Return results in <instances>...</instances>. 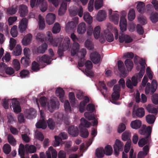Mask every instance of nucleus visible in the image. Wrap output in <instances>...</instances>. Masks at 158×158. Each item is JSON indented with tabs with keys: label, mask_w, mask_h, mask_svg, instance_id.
Returning a JSON list of instances; mask_svg holds the SVG:
<instances>
[{
	"label": "nucleus",
	"mask_w": 158,
	"mask_h": 158,
	"mask_svg": "<svg viewBox=\"0 0 158 158\" xmlns=\"http://www.w3.org/2000/svg\"><path fill=\"white\" fill-rule=\"evenodd\" d=\"M122 13H123L124 15H123L121 17L119 22L120 29L122 33H121L119 35V41L120 43H123L125 41L126 44L129 43L131 42L133 40L130 36L124 35L123 33V32L127 29V20L125 17L126 13L124 11L122 12Z\"/></svg>",
	"instance_id": "1"
},
{
	"label": "nucleus",
	"mask_w": 158,
	"mask_h": 158,
	"mask_svg": "<svg viewBox=\"0 0 158 158\" xmlns=\"http://www.w3.org/2000/svg\"><path fill=\"white\" fill-rule=\"evenodd\" d=\"M152 127L148 126L146 127L145 125H143L139 131V133L141 135L145 136L139 139L138 142V144L139 147H142L146 145L150 144L151 142V137L152 133Z\"/></svg>",
	"instance_id": "2"
},
{
	"label": "nucleus",
	"mask_w": 158,
	"mask_h": 158,
	"mask_svg": "<svg viewBox=\"0 0 158 158\" xmlns=\"http://www.w3.org/2000/svg\"><path fill=\"white\" fill-rule=\"evenodd\" d=\"M70 37L74 42L71 51V55L74 56L79 51L80 46L79 44L77 43L78 40V38L74 33H72L71 34Z\"/></svg>",
	"instance_id": "3"
},
{
	"label": "nucleus",
	"mask_w": 158,
	"mask_h": 158,
	"mask_svg": "<svg viewBox=\"0 0 158 158\" xmlns=\"http://www.w3.org/2000/svg\"><path fill=\"white\" fill-rule=\"evenodd\" d=\"M47 37L45 36V40L49 41L50 44L54 47H56L58 44H60L62 42V39L58 38L55 40H54L52 34L50 31H48L46 33Z\"/></svg>",
	"instance_id": "4"
},
{
	"label": "nucleus",
	"mask_w": 158,
	"mask_h": 158,
	"mask_svg": "<svg viewBox=\"0 0 158 158\" xmlns=\"http://www.w3.org/2000/svg\"><path fill=\"white\" fill-rule=\"evenodd\" d=\"M86 51L85 48H82L79 52L77 53V56L78 57H80V59L78 63V65L79 67H82L84 64V58L86 55Z\"/></svg>",
	"instance_id": "5"
},
{
	"label": "nucleus",
	"mask_w": 158,
	"mask_h": 158,
	"mask_svg": "<svg viewBox=\"0 0 158 158\" xmlns=\"http://www.w3.org/2000/svg\"><path fill=\"white\" fill-rule=\"evenodd\" d=\"M124 144L123 143L118 139L115 141L114 144V154L117 156L119 154V151H122L123 149Z\"/></svg>",
	"instance_id": "6"
},
{
	"label": "nucleus",
	"mask_w": 158,
	"mask_h": 158,
	"mask_svg": "<svg viewBox=\"0 0 158 158\" xmlns=\"http://www.w3.org/2000/svg\"><path fill=\"white\" fill-rule=\"evenodd\" d=\"M60 105L59 101L55 100L53 99L51 100L49 102H48L47 104L48 110L52 113L54 111L56 108Z\"/></svg>",
	"instance_id": "7"
},
{
	"label": "nucleus",
	"mask_w": 158,
	"mask_h": 158,
	"mask_svg": "<svg viewBox=\"0 0 158 158\" xmlns=\"http://www.w3.org/2000/svg\"><path fill=\"white\" fill-rule=\"evenodd\" d=\"M69 134L73 137H76L79 134V131L78 127L74 125H71L68 128Z\"/></svg>",
	"instance_id": "8"
},
{
	"label": "nucleus",
	"mask_w": 158,
	"mask_h": 158,
	"mask_svg": "<svg viewBox=\"0 0 158 158\" xmlns=\"http://www.w3.org/2000/svg\"><path fill=\"white\" fill-rule=\"evenodd\" d=\"M28 20L26 18H23L20 22L19 29L21 33H23L27 28Z\"/></svg>",
	"instance_id": "9"
},
{
	"label": "nucleus",
	"mask_w": 158,
	"mask_h": 158,
	"mask_svg": "<svg viewBox=\"0 0 158 158\" xmlns=\"http://www.w3.org/2000/svg\"><path fill=\"white\" fill-rule=\"evenodd\" d=\"M90 57L93 63L96 64L98 63L101 60L100 55L96 52H93L91 53Z\"/></svg>",
	"instance_id": "10"
},
{
	"label": "nucleus",
	"mask_w": 158,
	"mask_h": 158,
	"mask_svg": "<svg viewBox=\"0 0 158 158\" xmlns=\"http://www.w3.org/2000/svg\"><path fill=\"white\" fill-rule=\"evenodd\" d=\"M61 4L58 10V14L60 15H63L67 9V2L71 0H61Z\"/></svg>",
	"instance_id": "11"
},
{
	"label": "nucleus",
	"mask_w": 158,
	"mask_h": 158,
	"mask_svg": "<svg viewBox=\"0 0 158 158\" xmlns=\"http://www.w3.org/2000/svg\"><path fill=\"white\" fill-rule=\"evenodd\" d=\"M118 67L119 71L121 73L122 76L124 77H126L127 75L123 62L121 60H118Z\"/></svg>",
	"instance_id": "12"
},
{
	"label": "nucleus",
	"mask_w": 158,
	"mask_h": 158,
	"mask_svg": "<svg viewBox=\"0 0 158 158\" xmlns=\"http://www.w3.org/2000/svg\"><path fill=\"white\" fill-rule=\"evenodd\" d=\"M38 60L40 62L46 63L48 64H50L52 60L51 57L46 54L44 55L41 57H38L37 60Z\"/></svg>",
	"instance_id": "13"
},
{
	"label": "nucleus",
	"mask_w": 158,
	"mask_h": 158,
	"mask_svg": "<svg viewBox=\"0 0 158 158\" xmlns=\"http://www.w3.org/2000/svg\"><path fill=\"white\" fill-rule=\"evenodd\" d=\"M104 33L106 40L108 42H111L114 40L113 34L108 29H106L104 30Z\"/></svg>",
	"instance_id": "14"
},
{
	"label": "nucleus",
	"mask_w": 158,
	"mask_h": 158,
	"mask_svg": "<svg viewBox=\"0 0 158 158\" xmlns=\"http://www.w3.org/2000/svg\"><path fill=\"white\" fill-rule=\"evenodd\" d=\"M11 106L13 108L14 112L18 113L21 111V108L19 102L17 100L14 101L12 103Z\"/></svg>",
	"instance_id": "15"
},
{
	"label": "nucleus",
	"mask_w": 158,
	"mask_h": 158,
	"mask_svg": "<svg viewBox=\"0 0 158 158\" xmlns=\"http://www.w3.org/2000/svg\"><path fill=\"white\" fill-rule=\"evenodd\" d=\"M19 13L22 17H25L27 14V7L26 6L22 4L19 6Z\"/></svg>",
	"instance_id": "16"
},
{
	"label": "nucleus",
	"mask_w": 158,
	"mask_h": 158,
	"mask_svg": "<svg viewBox=\"0 0 158 158\" xmlns=\"http://www.w3.org/2000/svg\"><path fill=\"white\" fill-rule=\"evenodd\" d=\"M139 63L141 67L140 68L138 75H139V77L140 78H142L145 72V64H146L145 60H143L142 58H141V61L139 62Z\"/></svg>",
	"instance_id": "17"
},
{
	"label": "nucleus",
	"mask_w": 158,
	"mask_h": 158,
	"mask_svg": "<svg viewBox=\"0 0 158 158\" xmlns=\"http://www.w3.org/2000/svg\"><path fill=\"white\" fill-rule=\"evenodd\" d=\"M56 16L54 14L49 13L46 16V23L49 25H51L54 22Z\"/></svg>",
	"instance_id": "18"
},
{
	"label": "nucleus",
	"mask_w": 158,
	"mask_h": 158,
	"mask_svg": "<svg viewBox=\"0 0 158 158\" xmlns=\"http://www.w3.org/2000/svg\"><path fill=\"white\" fill-rule=\"evenodd\" d=\"M141 121L138 119L132 121L130 123L131 127L133 129H138L141 127Z\"/></svg>",
	"instance_id": "19"
},
{
	"label": "nucleus",
	"mask_w": 158,
	"mask_h": 158,
	"mask_svg": "<svg viewBox=\"0 0 158 158\" xmlns=\"http://www.w3.org/2000/svg\"><path fill=\"white\" fill-rule=\"evenodd\" d=\"M76 24L73 21H71L68 23L66 26V31L67 32H69L70 31H73L76 28Z\"/></svg>",
	"instance_id": "20"
},
{
	"label": "nucleus",
	"mask_w": 158,
	"mask_h": 158,
	"mask_svg": "<svg viewBox=\"0 0 158 158\" xmlns=\"http://www.w3.org/2000/svg\"><path fill=\"white\" fill-rule=\"evenodd\" d=\"M106 17V13L104 10H100L99 11L96 17V19L98 21H103Z\"/></svg>",
	"instance_id": "21"
},
{
	"label": "nucleus",
	"mask_w": 158,
	"mask_h": 158,
	"mask_svg": "<svg viewBox=\"0 0 158 158\" xmlns=\"http://www.w3.org/2000/svg\"><path fill=\"white\" fill-rule=\"evenodd\" d=\"M32 35L30 34H27L23 38L22 43L23 45L27 46L30 44L32 38Z\"/></svg>",
	"instance_id": "22"
},
{
	"label": "nucleus",
	"mask_w": 158,
	"mask_h": 158,
	"mask_svg": "<svg viewBox=\"0 0 158 158\" xmlns=\"http://www.w3.org/2000/svg\"><path fill=\"white\" fill-rule=\"evenodd\" d=\"M47 44L46 43H44L37 47L36 52L38 54H43L47 50Z\"/></svg>",
	"instance_id": "23"
},
{
	"label": "nucleus",
	"mask_w": 158,
	"mask_h": 158,
	"mask_svg": "<svg viewBox=\"0 0 158 158\" xmlns=\"http://www.w3.org/2000/svg\"><path fill=\"white\" fill-rule=\"evenodd\" d=\"M86 31V25L85 23L82 22L80 23L78 26L77 32L79 34L84 33Z\"/></svg>",
	"instance_id": "24"
},
{
	"label": "nucleus",
	"mask_w": 158,
	"mask_h": 158,
	"mask_svg": "<svg viewBox=\"0 0 158 158\" xmlns=\"http://www.w3.org/2000/svg\"><path fill=\"white\" fill-rule=\"evenodd\" d=\"M56 94L57 96L58 97L61 102H63V98L64 95V91L63 89L59 87L55 91Z\"/></svg>",
	"instance_id": "25"
},
{
	"label": "nucleus",
	"mask_w": 158,
	"mask_h": 158,
	"mask_svg": "<svg viewBox=\"0 0 158 158\" xmlns=\"http://www.w3.org/2000/svg\"><path fill=\"white\" fill-rule=\"evenodd\" d=\"M71 47L70 39L68 37H65L62 47L64 48V50H66Z\"/></svg>",
	"instance_id": "26"
},
{
	"label": "nucleus",
	"mask_w": 158,
	"mask_h": 158,
	"mask_svg": "<svg viewBox=\"0 0 158 158\" xmlns=\"http://www.w3.org/2000/svg\"><path fill=\"white\" fill-rule=\"evenodd\" d=\"M83 19L89 25H90L93 22V18L88 12L84 13Z\"/></svg>",
	"instance_id": "27"
},
{
	"label": "nucleus",
	"mask_w": 158,
	"mask_h": 158,
	"mask_svg": "<svg viewBox=\"0 0 158 158\" xmlns=\"http://www.w3.org/2000/svg\"><path fill=\"white\" fill-rule=\"evenodd\" d=\"M44 0H37V3L40 4V9L43 12H45L47 9L48 6L47 2L44 1Z\"/></svg>",
	"instance_id": "28"
},
{
	"label": "nucleus",
	"mask_w": 158,
	"mask_h": 158,
	"mask_svg": "<svg viewBox=\"0 0 158 158\" xmlns=\"http://www.w3.org/2000/svg\"><path fill=\"white\" fill-rule=\"evenodd\" d=\"M36 127L38 128H42L43 129H45L47 125L45 120H40L36 124Z\"/></svg>",
	"instance_id": "29"
},
{
	"label": "nucleus",
	"mask_w": 158,
	"mask_h": 158,
	"mask_svg": "<svg viewBox=\"0 0 158 158\" xmlns=\"http://www.w3.org/2000/svg\"><path fill=\"white\" fill-rule=\"evenodd\" d=\"M104 149L103 148L97 149L95 151L96 156L98 158H102L104 156Z\"/></svg>",
	"instance_id": "30"
},
{
	"label": "nucleus",
	"mask_w": 158,
	"mask_h": 158,
	"mask_svg": "<svg viewBox=\"0 0 158 158\" xmlns=\"http://www.w3.org/2000/svg\"><path fill=\"white\" fill-rule=\"evenodd\" d=\"M25 148L26 152L30 153H35L36 151V148L33 145L29 146L28 144L25 145Z\"/></svg>",
	"instance_id": "31"
},
{
	"label": "nucleus",
	"mask_w": 158,
	"mask_h": 158,
	"mask_svg": "<svg viewBox=\"0 0 158 158\" xmlns=\"http://www.w3.org/2000/svg\"><path fill=\"white\" fill-rule=\"evenodd\" d=\"M21 63L24 66L27 67L31 63V61L28 56L23 57L21 60Z\"/></svg>",
	"instance_id": "32"
},
{
	"label": "nucleus",
	"mask_w": 158,
	"mask_h": 158,
	"mask_svg": "<svg viewBox=\"0 0 158 158\" xmlns=\"http://www.w3.org/2000/svg\"><path fill=\"white\" fill-rule=\"evenodd\" d=\"M125 64L128 71H131L133 66V62L131 59H127L125 61Z\"/></svg>",
	"instance_id": "33"
},
{
	"label": "nucleus",
	"mask_w": 158,
	"mask_h": 158,
	"mask_svg": "<svg viewBox=\"0 0 158 158\" xmlns=\"http://www.w3.org/2000/svg\"><path fill=\"white\" fill-rule=\"evenodd\" d=\"M145 5L143 2H139L137 5V9L138 11L140 13H143L144 12Z\"/></svg>",
	"instance_id": "34"
},
{
	"label": "nucleus",
	"mask_w": 158,
	"mask_h": 158,
	"mask_svg": "<svg viewBox=\"0 0 158 158\" xmlns=\"http://www.w3.org/2000/svg\"><path fill=\"white\" fill-rule=\"evenodd\" d=\"M156 118L155 116L153 114H149L146 117V121L149 124H152L154 123Z\"/></svg>",
	"instance_id": "35"
},
{
	"label": "nucleus",
	"mask_w": 158,
	"mask_h": 158,
	"mask_svg": "<svg viewBox=\"0 0 158 158\" xmlns=\"http://www.w3.org/2000/svg\"><path fill=\"white\" fill-rule=\"evenodd\" d=\"M31 69L33 72H37L40 69V65L37 62L34 61L31 63Z\"/></svg>",
	"instance_id": "36"
},
{
	"label": "nucleus",
	"mask_w": 158,
	"mask_h": 158,
	"mask_svg": "<svg viewBox=\"0 0 158 158\" xmlns=\"http://www.w3.org/2000/svg\"><path fill=\"white\" fill-rule=\"evenodd\" d=\"M110 20L113 22L115 24H117L119 21V15L118 14L114 13L112 15L109 16Z\"/></svg>",
	"instance_id": "37"
},
{
	"label": "nucleus",
	"mask_w": 158,
	"mask_h": 158,
	"mask_svg": "<svg viewBox=\"0 0 158 158\" xmlns=\"http://www.w3.org/2000/svg\"><path fill=\"white\" fill-rule=\"evenodd\" d=\"M36 116V112L35 109L33 108L30 109L29 112L27 115V118L29 119H33Z\"/></svg>",
	"instance_id": "38"
},
{
	"label": "nucleus",
	"mask_w": 158,
	"mask_h": 158,
	"mask_svg": "<svg viewBox=\"0 0 158 158\" xmlns=\"http://www.w3.org/2000/svg\"><path fill=\"white\" fill-rule=\"evenodd\" d=\"M8 142L12 146H15L16 144V141L14 136L11 134H9L7 136Z\"/></svg>",
	"instance_id": "39"
},
{
	"label": "nucleus",
	"mask_w": 158,
	"mask_h": 158,
	"mask_svg": "<svg viewBox=\"0 0 158 158\" xmlns=\"http://www.w3.org/2000/svg\"><path fill=\"white\" fill-rule=\"evenodd\" d=\"M146 109L150 113L155 114L156 115L157 113V110L156 107H154L151 104H148L146 106Z\"/></svg>",
	"instance_id": "40"
},
{
	"label": "nucleus",
	"mask_w": 158,
	"mask_h": 158,
	"mask_svg": "<svg viewBox=\"0 0 158 158\" xmlns=\"http://www.w3.org/2000/svg\"><path fill=\"white\" fill-rule=\"evenodd\" d=\"M48 127L51 130H53L56 126V122L52 118H49L47 121Z\"/></svg>",
	"instance_id": "41"
},
{
	"label": "nucleus",
	"mask_w": 158,
	"mask_h": 158,
	"mask_svg": "<svg viewBox=\"0 0 158 158\" xmlns=\"http://www.w3.org/2000/svg\"><path fill=\"white\" fill-rule=\"evenodd\" d=\"M131 136L130 132L129 131H127L122 134V139L124 141L128 139L129 140L127 142L129 141V142H130L131 140L130 139Z\"/></svg>",
	"instance_id": "42"
},
{
	"label": "nucleus",
	"mask_w": 158,
	"mask_h": 158,
	"mask_svg": "<svg viewBox=\"0 0 158 158\" xmlns=\"http://www.w3.org/2000/svg\"><path fill=\"white\" fill-rule=\"evenodd\" d=\"M39 28L40 30L43 29L45 27V23L44 19L40 15L39 16Z\"/></svg>",
	"instance_id": "43"
},
{
	"label": "nucleus",
	"mask_w": 158,
	"mask_h": 158,
	"mask_svg": "<svg viewBox=\"0 0 158 158\" xmlns=\"http://www.w3.org/2000/svg\"><path fill=\"white\" fill-rule=\"evenodd\" d=\"M135 114L138 117H143L145 114L144 109L142 107L139 108L135 111Z\"/></svg>",
	"instance_id": "44"
},
{
	"label": "nucleus",
	"mask_w": 158,
	"mask_h": 158,
	"mask_svg": "<svg viewBox=\"0 0 158 158\" xmlns=\"http://www.w3.org/2000/svg\"><path fill=\"white\" fill-rule=\"evenodd\" d=\"M150 18L153 23H156L158 21V14L157 12H152L151 13Z\"/></svg>",
	"instance_id": "45"
},
{
	"label": "nucleus",
	"mask_w": 158,
	"mask_h": 158,
	"mask_svg": "<svg viewBox=\"0 0 158 158\" xmlns=\"http://www.w3.org/2000/svg\"><path fill=\"white\" fill-rule=\"evenodd\" d=\"M81 126L84 127L88 128L91 125V123L85 120L84 118H82L80 120Z\"/></svg>",
	"instance_id": "46"
},
{
	"label": "nucleus",
	"mask_w": 158,
	"mask_h": 158,
	"mask_svg": "<svg viewBox=\"0 0 158 158\" xmlns=\"http://www.w3.org/2000/svg\"><path fill=\"white\" fill-rule=\"evenodd\" d=\"M139 74V73H138L135 74V76H133L131 78L132 81H131L133 85L134 86H136L137 85L138 83L137 80H140V79L142 78H140L139 77V75H138Z\"/></svg>",
	"instance_id": "47"
},
{
	"label": "nucleus",
	"mask_w": 158,
	"mask_h": 158,
	"mask_svg": "<svg viewBox=\"0 0 158 158\" xmlns=\"http://www.w3.org/2000/svg\"><path fill=\"white\" fill-rule=\"evenodd\" d=\"M17 10V6L16 5H13L7 9V12L8 14L12 15L16 13Z\"/></svg>",
	"instance_id": "48"
},
{
	"label": "nucleus",
	"mask_w": 158,
	"mask_h": 158,
	"mask_svg": "<svg viewBox=\"0 0 158 158\" xmlns=\"http://www.w3.org/2000/svg\"><path fill=\"white\" fill-rule=\"evenodd\" d=\"M135 16V12L134 10L133 9H131L128 13V17L129 20L132 21L133 20Z\"/></svg>",
	"instance_id": "49"
},
{
	"label": "nucleus",
	"mask_w": 158,
	"mask_h": 158,
	"mask_svg": "<svg viewBox=\"0 0 158 158\" xmlns=\"http://www.w3.org/2000/svg\"><path fill=\"white\" fill-rule=\"evenodd\" d=\"M112 148L111 146L107 145L105 147L104 150L105 154L107 156L111 155L112 153Z\"/></svg>",
	"instance_id": "50"
},
{
	"label": "nucleus",
	"mask_w": 158,
	"mask_h": 158,
	"mask_svg": "<svg viewBox=\"0 0 158 158\" xmlns=\"http://www.w3.org/2000/svg\"><path fill=\"white\" fill-rule=\"evenodd\" d=\"M89 133L87 129L85 128H81L80 129V135L82 138H87L89 135Z\"/></svg>",
	"instance_id": "51"
},
{
	"label": "nucleus",
	"mask_w": 158,
	"mask_h": 158,
	"mask_svg": "<svg viewBox=\"0 0 158 158\" xmlns=\"http://www.w3.org/2000/svg\"><path fill=\"white\" fill-rule=\"evenodd\" d=\"M100 27L99 26L96 27L94 29L93 34L95 39H98L100 36Z\"/></svg>",
	"instance_id": "52"
},
{
	"label": "nucleus",
	"mask_w": 158,
	"mask_h": 158,
	"mask_svg": "<svg viewBox=\"0 0 158 158\" xmlns=\"http://www.w3.org/2000/svg\"><path fill=\"white\" fill-rule=\"evenodd\" d=\"M3 150L4 152L6 154H8L10 152L11 147L8 143L5 144L3 146Z\"/></svg>",
	"instance_id": "53"
},
{
	"label": "nucleus",
	"mask_w": 158,
	"mask_h": 158,
	"mask_svg": "<svg viewBox=\"0 0 158 158\" xmlns=\"http://www.w3.org/2000/svg\"><path fill=\"white\" fill-rule=\"evenodd\" d=\"M69 97L70 103L72 106H74L75 104V98L73 92H71L69 93Z\"/></svg>",
	"instance_id": "54"
},
{
	"label": "nucleus",
	"mask_w": 158,
	"mask_h": 158,
	"mask_svg": "<svg viewBox=\"0 0 158 158\" xmlns=\"http://www.w3.org/2000/svg\"><path fill=\"white\" fill-rule=\"evenodd\" d=\"M60 27L58 23H56L52 29V32L53 33L56 34L59 33L60 30Z\"/></svg>",
	"instance_id": "55"
},
{
	"label": "nucleus",
	"mask_w": 158,
	"mask_h": 158,
	"mask_svg": "<svg viewBox=\"0 0 158 158\" xmlns=\"http://www.w3.org/2000/svg\"><path fill=\"white\" fill-rule=\"evenodd\" d=\"M25 147L23 144L21 143L19 146L18 150L19 154L21 156H24L25 155Z\"/></svg>",
	"instance_id": "56"
},
{
	"label": "nucleus",
	"mask_w": 158,
	"mask_h": 158,
	"mask_svg": "<svg viewBox=\"0 0 158 158\" xmlns=\"http://www.w3.org/2000/svg\"><path fill=\"white\" fill-rule=\"evenodd\" d=\"M36 39L38 41L43 42L45 40V35L42 33H38L36 36Z\"/></svg>",
	"instance_id": "57"
},
{
	"label": "nucleus",
	"mask_w": 158,
	"mask_h": 158,
	"mask_svg": "<svg viewBox=\"0 0 158 158\" xmlns=\"http://www.w3.org/2000/svg\"><path fill=\"white\" fill-rule=\"evenodd\" d=\"M22 48L21 46L17 44L14 50V54L15 56H19L21 54Z\"/></svg>",
	"instance_id": "58"
},
{
	"label": "nucleus",
	"mask_w": 158,
	"mask_h": 158,
	"mask_svg": "<svg viewBox=\"0 0 158 158\" xmlns=\"http://www.w3.org/2000/svg\"><path fill=\"white\" fill-rule=\"evenodd\" d=\"M10 33L13 37H15L17 36L18 32L17 31V27L16 25L14 26L11 29Z\"/></svg>",
	"instance_id": "59"
},
{
	"label": "nucleus",
	"mask_w": 158,
	"mask_h": 158,
	"mask_svg": "<svg viewBox=\"0 0 158 158\" xmlns=\"http://www.w3.org/2000/svg\"><path fill=\"white\" fill-rule=\"evenodd\" d=\"M13 64L14 67L16 71H17L19 70L20 68V64L17 59H14L13 60Z\"/></svg>",
	"instance_id": "60"
},
{
	"label": "nucleus",
	"mask_w": 158,
	"mask_h": 158,
	"mask_svg": "<svg viewBox=\"0 0 158 158\" xmlns=\"http://www.w3.org/2000/svg\"><path fill=\"white\" fill-rule=\"evenodd\" d=\"M3 23H0V32L2 31L3 33L6 35L8 34V27L7 25H6L5 26V29L3 30Z\"/></svg>",
	"instance_id": "61"
},
{
	"label": "nucleus",
	"mask_w": 158,
	"mask_h": 158,
	"mask_svg": "<svg viewBox=\"0 0 158 158\" xmlns=\"http://www.w3.org/2000/svg\"><path fill=\"white\" fill-rule=\"evenodd\" d=\"M102 0H96L94 3V7L96 9L98 10L102 6Z\"/></svg>",
	"instance_id": "62"
},
{
	"label": "nucleus",
	"mask_w": 158,
	"mask_h": 158,
	"mask_svg": "<svg viewBox=\"0 0 158 158\" xmlns=\"http://www.w3.org/2000/svg\"><path fill=\"white\" fill-rule=\"evenodd\" d=\"M139 22L142 25H144L147 23V20L146 17L141 16L138 17Z\"/></svg>",
	"instance_id": "63"
},
{
	"label": "nucleus",
	"mask_w": 158,
	"mask_h": 158,
	"mask_svg": "<svg viewBox=\"0 0 158 158\" xmlns=\"http://www.w3.org/2000/svg\"><path fill=\"white\" fill-rule=\"evenodd\" d=\"M85 47L89 50H92L93 48L92 42L89 40H87L85 41Z\"/></svg>",
	"instance_id": "64"
}]
</instances>
